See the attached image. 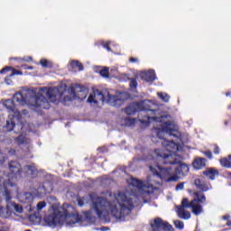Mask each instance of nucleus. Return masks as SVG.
Here are the masks:
<instances>
[{
    "instance_id": "obj_3",
    "label": "nucleus",
    "mask_w": 231,
    "mask_h": 231,
    "mask_svg": "<svg viewBox=\"0 0 231 231\" xmlns=\"http://www.w3.org/2000/svg\"><path fill=\"white\" fill-rule=\"evenodd\" d=\"M150 171L153 175L147 178V184H143L142 180H138L134 178L127 180L129 185V190L126 193H118L115 196L116 203H129L133 198H145L149 194H152L154 190L157 194H160V189L156 188V185L160 187V182L156 181V177L164 181H178L180 176L175 175L172 168H162V166H150ZM127 196H132L129 198Z\"/></svg>"
},
{
    "instance_id": "obj_41",
    "label": "nucleus",
    "mask_w": 231,
    "mask_h": 231,
    "mask_svg": "<svg viewBox=\"0 0 231 231\" xmlns=\"http://www.w3.org/2000/svg\"><path fill=\"white\" fill-rule=\"evenodd\" d=\"M230 217V215H226L223 216L222 218L224 219V221H228V218Z\"/></svg>"
},
{
    "instance_id": "obj_4",
    "label": "nucleus",
    "mask_w": 231,
    "mask_h": 231,
    "mask_svg": "<svg viewBox=\"0 0 231 231\" xmlns=\"http://www.w3.org/2000/svg\"><path fill=\"white\" fill-rule=\"evenodd\" d=\"M151 101H143L141 103H132L125 109V115H134L136 111H144L143 118L140 119L141 124L149 125L151 122H153L152 133L159 137L160 140H163L165 135L176 136V126L171 121L168 120L167 116L160 114V110L149 109Z\"/></svg>"
},
{
    "instance_id": "obj_32",
    "label": "nucleus",
    "mask_w": 231,
    "mask_h": 231,
    "mask_svg": "<svg viewBox=\"0 0 231 231\" xmlns=\"http://www.w3.org/2000/svg\"><path fill=\"white\" fill-rule=\"evenodd\" d=\"M184 187H185V183H183V182L179 183V184H177L175 190H183Z\"/></svg>"
},
{
    "instance_id": "obj_17",
    "label": "nucleus",
    "mask_w": 231,
    "mask_h": 231,
    "mask_svg": "<svg viewBox=\"0 0 231 231\" xmlns=\"http://www.w3.org/2000/svg\"><path fill=\"white\" fill-rule=\"evenodd\" d=\"M43 208H46V203H37L29 205V212H41Z\"/></svg>"
},
{
    "instance_id": "obj_21",
    "label": "nucleus",
    "mask_w": 231,
    "mask_h": 231,
    "mask_svg": "<svg viewBox=\"0 0 231 231\" xmlns=\"http://www.w3.org/2000/svg\"><path fill=\"white\" fill-rule=\"evenodd\" d=\"M29 221L32 225H41L42 218H41V216L37 214H32L29 216Z\"/></svg>"
},
{
    "instance_id": "obj_2",
    "label": "nucleus",
    "mask_w": 231,
    "mask_h": 231,
    "mask_svg": "<svg viewBox=\"0 0 231 231\" xmlns=\"http://www.w3.org/2000/svg\"><path fill=\"white\" fill-rule=\"evenodd\" d=\"M88 93L89 92L86 88H79L77 90V93H75V89H66L62 86L51 88L44 87L40 89L32 88L25 90L22 93H15L14 96V100L18 102V104L21 106L27 105L32 106V107H42L43 109H49V102H59V100L71 102V100H75V98L84 100L88 97Z\"/></svg>"
},
{
    "instance_id": "obj_15",
    "label": "nucleus",
    "mask_w": 231,
    "mask_h": 231,
    "mask_svg": "<svg viewBox=\"0 0 231 231\" xmlns=\"http://www.w3.org/2000/svg\"><path fill=\"white\" fill-rule=\"evenodd\" d=\"M141 79L146 82H151V80L156 79V74L154 73V70L144 71L141 74Z\"/></svg>"
},
{
    "instance_id": "obj_20",
    "label": "nucleus",
    "mask_w": 231,
    "mask_h": 231,
    "mask_svg": "<svg viewBox=\"0 0 231 231\" xmlns=\"http://www.w3.org/2000/svg\"><path fill=\"white\" fill-rule=\"evenodd\" d=\"M220 165L226 167V169H231V155L220 159Z\"/></svg>"
},
{
    "instance_id": "obj_51",
    "label": "nucleus",
    "mask_w": 231,
    "mask_h": 231,
    "mask_svg": "<svg viewBox=\"0 0 231 231\" xmlns=\"http://www.w3.org/2000/svg\"><path fill=\"white\" fill-rule=\"evenodd\" d=\"M83 201L82 200H79V203H82Z\"/></svg>"
},
{
    "instance_id": "obj_44",
    "label": "nucleus",
    "mask_w": 231,
    "mask_h": 231,
    "mask_svg": "<svg viewBox=\"0 0 231 231\" xmlns=\"http://www.w3.org/2000/svg\"><path fill=\"white\" fill-rule=\"evenodd\" d=\"M51 201H57V199L55 197H51L49 202Z\"/></svg>"
},
{
    "instance_id": "obj_18",
    "label": "nucleus",
    "mask_w": 231,
    "mask_h": 231,
    "mask_svg": "<svg viewBox=\"0 0 231 231\" xmlns=\"http://www.w3.org/2000/svg\"><path fill=\"white\" fill-rule=\"evenodd\" d=\"M219 175V171L215 169H208L204 171V176L208 178V180H216V177Z\"/></svg>"
},
{
    "instance_id": "obj_13",
    "label": "nucleus",
    "mask_w": 231,
    "mask_h": 231,
    "mask_svg": "<svg viewBox=\"0 0 231 231\" xmlns=\"http://www.w3.org/2000/svg\"><path fill=\"white\" fill-rule=\"evenodd\" d=\"M53 187L51 186V183L45 182L42 184V186L38 188L37 193H34V196H42V194H50V192H52Z\"/></svg>"
},
{
    "instance_id": "obj_38",
    "label": "nucleus",
    "mask_w": 231,
    "mask_h": 231,
    "mask_svg": "<svg viewBox=\"0 0 231 231\" xmlns=\"http://www.w3.org/2000/svg\"><path fill=\"white\" fill-rule=\"evenodd\" d=\"M110 42L103 44V48H106L107 51H111V48H109Z\"/></svg>"
},
{
    "instance_id": "obj_24",
    "label": "nucleus",
    "mask_w": 231,
    "mask_h": 231,
    "mask_svg": "<svg viewBox=\"0 0 231 231\" xmlns=\"http://www.w3.org/2000/svg\"><path fill=\"white\" fill-rule=\"evenodd\" d=\"M136 124V119L131 118V117H125L124 119L123 125H126L127 127H132V125H134Z\"/></svg>"
},
{
    "instance_id": "obj_45",
    "label": "nucleus",
    "mask_w": 231,
    "mask_h": 231,
    "mask_svg": "<svg viewBox=\"0 0 231 231\" xmlns=\"http://www.w3.org/2000/svg\"><path fill=\"white\" fill-rule=\"evenodd\" d=\"M24 69H33V67L32 66L24 67Z\"/></svg>"
},
{
    "instance_id": "obj_11",
    "label": "nucleus",
    "mask_w": 231,
    "mask_h": 231,
    "mask_svg": "<svg viewBox=\"0 0 231 231\" xmlns=\"http://www.w3.org/2000/svg\"><path fill=\"white\" fill-rule=\"evenodd\" d=\"M9 170L11 172L9 174V178H11V180H14V178H17V176L21 174V164H19V162H12L9 163Z\"/></svg>"
},
{
    "instance_id": "obj_46",
    "label": "nucleus",
    "mask_w": 231,
    "mask_h": 231,
    "mask_svg": "<svg viewBox=\"0 0 231 231\" xmlns=\"http://www.w3.org/2000/svg\"><path fill=\"white\" fill-rule=\"evenodd\" d=\"M23 115H28V111L23 110Z\"/></svg>"
},
{
    "instance_id": "obj_9",
    "label": "nucleus",
    "mask_w": 231,
    "mask_h": 231,
    "mask_svg": "<svg viewBox=\"0 0 231 231\" xmlns=\"http://www.w3.org/2000/svg\"><path fill=\"white\" fill-rule=\"evenodd\" d=\"M14 210L16 211L17 214H23V206L21 204L11 203L6 207H0V217H3L4 219L12 217Z\"/></svg>"
},
{
    "instance_id": "obj_35",
    "label": "nucleus",
    "mask_w": 231,
    "mask_h": 231,
    "mask_svg": "<svg viewBox=\"0 0 231 231\" xmlns=\"http://www.w3.org/2000/svg\"><path fill=\"white\" fill-rule=\"evenodd\" d=\"M213 152H214V154H219V152H221V149L219 148V146L215 145Z\"/></svg>"
},
{
    "instance_id": "obj_12",
    "label": "nucleus",
    "mask_w": 231,
    "mask_h": 231,
    "mask_svg": "<svg viewBox=\"0 0 231 231\" xmlns=\"http://www.w3.org/2000/svg\"><path fill=\"white\" fill-rule=\"evenodd\" d=\"M205 201H207L205 194L201 192H195L193 193V200L189 201V199L184 198L181 203H205Z\"/></svg>"
},
{
    "instance_id": "obj_50",
    "label": "nucleus",
    "mask_w": 231,
    "mask_h": 231,
    "mask_svg": "<svg viewBox=\"0 0 231 231\" xmlns=\"http://www.w3.org/2000/svg\"><path fill=\"white\" fill-rule=\"evenodd\" d=\"M143 203H147V199H144V200H143Z\"/></svg>"
},
{
    "instance_id": "obj_26",
    "label": "nucleus",
    "mask_w": 231,
    "mask_h": 231,
    "mask_svg": "<svg viewBox=\"0 0 231 231\" xmlns=\"http://www.w3.org/2000/svg\"><path fill=\"white\" fill-rule=\"evenodd\" d=\"M173 223L175 227H177L179 230H183V228H185V224L181 220H174Z\"/></svg>"
},
{
    "instance_id": "obj_29",
    "label": "nucleus",
    "mask_w": 231,
    "mask_h": 231,
    "mask_svg": "<svg viewBox=\"0 0 231 231\" xmlns=\"http://www.w3.org/2000/svg\"><path fill=\"white\" fill-rule=\"evenodd\" d=\"M99 73H100L101 77H105L106 79H107V77H109V69L105 68V69H101Z\"/></svg>"
},
{
    "instance_id": "obj_39",
    "label": "nucleus",
    "mask_w": 231,
    "mask_h": 231,
    "mask_svg": "<svg viewBox=\"0 0 231 231\" xmlns=\"http://www.w3.org/2000/svg\"><path fill=\"white\" fill-rule=\"evenodd\" d=\"M0 231H10V227L9 226H1Z\"/></svg>"
},
{
    "instance_id": "obj_37",
    "label": "nucleus",
    "mask_w": 231,
    "mask_h": 231,
    "mask_svg": "<svg viewBox=\"0 0 231 231\" xmlns=\"http://www.w3.org/2000/svg\"><path fill=\"white\" fill-rule=\"evenodd\" d=\"M5 201H10V193L8 190L5 189Z\"/></svg>"
},
{
    "instance_id": "obj_23",
    "label": "nucleus",
    "mask_w": 231,
    "mask_h": 231,
    "mask_svg": "<svg viewBox=\"0 0 231 231\" xmlns=\"http://www.w3.org/2000/svg\"><path fill=\"white\" fill-rule=\"evenodd\" d=\"M70 66L72 67V69H78V71H82L84 69V66H82V63L79 60H72Z\"/></svg>"
},
{
    "instance_id": "obj_5",
    "label": "nucleus",
    "mask_w": 231,
    "mask_h": 231,
    "mask_svg": "<svg viewBox=\"0 0 231 231\" xmlns=\"http://www.w3.org/2000/svg\"><path fill=\"white\" fill-rule=\"evenodd\" d=\"M164 150L157 149L153 152V158H156L157 162L163 163L164 165H178L174 168L175 176H187L189 174V165L181 162V157L176 154L180 152L181 146L175 143L172 141L163 140L162 142Z\"/></svg>"
},
{
    "instance_id": "obj_25",
    "label": "nucleus",
    "mask_w": 231,
    "mask_h": 231,
    "mask_svg": "<svg viewBox=\"0 0 231 231\" xmlns=\"http://www.w3.org/2000/svg\"><path fill=\"white\" fill-rule=\"evenodd\" d=\"M159 98H161V100H162V102H169L171 97H169V95H167V93H162V92H158L157 93Z\"/></svg>"
},
{
    "instance_id": "obj_43",
    "label": "nucleus",
    "mask_w": 231,
    "mask_h": 231,
    "mask_svg": "<svg viewBox=\"0 0 231 231\" xmlns=\"http://www.w3.org/2000/svg\"><path fill=\"white\" fill-rule=\"evenodd\" d=\"M8 153L11 154V155H14V154H15V150L10 149V151L8 152Z\"/></svg>"
},
{
    "instance_id": "obj_7",
    "label": "nucleus",
    "mask_w": 231,
    "mask_h": 231,
    "mask_svg": "<svg viewBox=\"0 0 231 231\" xmlns=\"http://www.w3.org/2000/svg\"><path fill=\"white\" fill-rule=\"evenodd\" d=\"M3 106L7 109L9 116H12L13 118L11 120H7L6 125L4 126V131H5V133H10V131H14L15 122H21L22 114L19 111V108L15 106V104H14V100L12 99L3 101Z\"/></svg>"
},
{
    "instance_id": "obj_16",
    "label": "nucleus",
    "mask_w": 231,
    "mask_h": 231,
    "mask_svg": "<svg viewBox=\"0 0 231 231\" xmlns=\"http://www.w3.org/2000/svg\"><path fill=\"white\" fill-rule=\"evenodd\" d=\"M207 165V160L205 158H197L193 162V167L194 169H197V171H199L200 169H203Z\"/></svg>"
},
{
    "instance_id": "obj_6",
    "label": "nucleus",
    "mask_w": 231,
    "mask_h": 231,
    "mask_svg": "<svg viewBox=\"0 0 231 231\" xmlns=\"http://www.w3.org/2000/svg\"><path fill=\"white\" fill-rule=\"evenodd\" d=\"M129 98V94L126 92L116 93V96H113L109 91H100L98 89L93 90L89 95L87 102L88 104H104L106 102L112 106H122L123 102H125Z\"/></svg>"
},
{
    "instance_id": "obj_8",
    "label": "nucleus",
    "mask_w": 231,
    "mask_h": 231,
    "mask_svg": "<svg viewBox=\"0 0 231 231\" xmlns=\"http://www.w3.org/2000/svg\"><path fill=\"white\" fill-rule=\"evenodd\" d=\"M189 209L191 210L195 216H199V214L203 212V207L198 203H181L175 206V212L180 219H190L191 215Z\"/></svg>"
},
{
    "instance_id": "obj_47",
    "label": "nucleus",
    "mask_w": 231,
    "mask_h": 231,
    "mask_svg": "<svg viewBox=\"0 0 231 231\" xmlns=\"http://www.w3.org/2000/svg\"><path fill=\"white\" fill-rule=\"evenodd\" d=\"M226 225H227V226H231V222L227 221Z\"/></svg>"
},
{
    "instance_id": "obj_1",
    "label": "nucleus",
    "mask_w": 231,
    "mask_h": 231,
    "mask_svg": "<svg viewBox=\"0 0 231 231\" xmlns=\"http://www.w3.org/2000/svg\"><path fill=\"white\" fill-rule=\"evenodd\" d=\"M134 208L136 206L133 203H93L89 210L83 212L82 217L77 213L73 205L54 203L50 206L43 221L47 226L52 228L60 225L86 226L88 224L95 223L97 217L105 223H110L111 217H115L117 221H125Z\"/></svg>"
},
{
    "instance_id": "obj_30",
    "label": "nucleus",
    "mask_w": 231,
    "mask_h": 231,
    "mask_svg": "<svg viewBox=\"0 0 231 231\" xmlns=\"http://www.w3.org/2000/svg\"><path fill=\"white\" fill-rule=\"evenodd\" d=\"M136 86H138L136 79H131V81H130L131 89H136Z\"/></svg>"
},
{
    "instance_id": "obj_34",
    "label": "nucleus",
    "mask_w": 231,
    "mask_h": 231,
    "mask_svg": "<svg viewBox=\"0 0 231 231\" xmlns=\"http://www.w3.org/2000/svg\"><path fill=\"white\" fill-rule=\"evenodd\" d=\"M205 156H207V158H209V160H212L213 156H212V152L210 151H206L204 152Z\"/></svg>"
},
{
    "instance_id": "obj_42",
    "label": "nucleus",
    "mask_w": 231,
    "mask_h": 231,
    "mask_svg": "<svg viewBox=\"0 0 231 231\" xmlns=\"http://www.w3.org/2000/svg\"><path fill=\"white\" fill-rule=\"evenodd\" d=\"M130 62H138V59H136V58H130Z\"/></svg>"
},
{
    "instance_id": "obj_36",
    "label": "nucleus",
    "mask_w": 231,
    "mask_h": 231,
    "mask_svg": "<svg viewBox=\"0 0 231 231\" xmlns=\"http://www.w3.org/2000/svg\"><path fill=\"white\" fill-rule=\"evenodd\" d=\"M11 77H13V76H11V74H10L9 76H7L5 78V84H7V86H10V84H12V79H10Z\"/></svg>"
},
{
    "instance_id": "obj_22",
    "label": "nucleus",
    "mask_w": 231,
    "mask_h": 231,
    "mask_svg": "<svg viewBox=\"0 0 231 231\" xmlns=\"http://www.w3.org/2000/svg\"><path fill=\"white\" fill-rule=\"evenodd\" d=\"M16 143L19 145H24L30 143V139H27L26 136L23 134H21L15 139Z\"/></svg>"
},
{
    "instance_id": "obj_52",
    "label": "nucleus",
    "mask_w": 231,
    "mask_h": 231,
    "mask_svg": "<svg viewBox=\"0 0 231 231\" xmlns=\"http://www.w3.org/2000/svg\"><path fill=\"white\" fill-rule=\"evenodd\" d=\"M40 203H44V201H41Z\"/></svg>"
},
{
    "instance_id": "obj_19",
    "label": "nucleus",
    "mask_w": 231,
    "mask_h": 231,
    "mask_svg": "<svg viewBox=\"0 0 231 231\" xmlns=\"http://www.w3.org/2000/svg\"><path fill=\"white\" fill-rule=\"evenodd\" d=\"M6 71H12L11 77L14 75H23V71L13 69L12 67H5L0 70V73H6Z\"/></svg>"
},
{
    "instance_id": "obj_48",
    "label": "nucleus",
    "mask_w": 231,
    "mask_h": 231,
    "mask_svg": "<svg viewBox=\"0 0 231 231\" xmlns=\"http://www.w3.org/2000/svg\"><path fill=\"white\" fill-rule=\"evenodd\" d=\"M106 230H107V228H106V227L101 228V231H106Z\"/></svg>"
},
{
    "instance_id": "obj_27",
    "label": "nucleus",
    "mask_w": 231,
    "mask_h": 231,
    "mask_svg": "<svg viewBox=\"0 0 231 231\" xmlns=\"http://www.w3.org/2000/svg\"><path fill=\"white\" fill-rule=\"evenodd\" d=\"M25 170L29 174H37V168L35 166L27 165L25 166Z\"/></svg>"
},
{
    "instance_id": "obj_28",
    "label": "nucleus",
    "mask_w": 231,
    "mask_h": 231,
    "mask_svg": "<svg viewBox=\"0 0 231 231\" xmlns=\"http://www.w3.org/2000/svg\"><path fill=\"white\" fill-rule=\"evenodd\" d=\"M40 64L42 68H51V61L48 60H41Z\"/></svg>"
},
{
    "instance_id": "obj_31",
    "label": "nucleus",
    "mask_w": 231,
    "mask_h": 231,
    "mask_svg": "<svg viewBox=\"0 0 231 231\" xmlns=\"http://www.w3.org/2000/svg\"><path fill=\"white\" fill-rule=\"evenodd\" d=\"M24 199L26 201H32L33 200V195L32 193H25Z\"/></svg>"
},
{
    "instance_id": "obj_14",
    "label": "nucleus",
    "mask_w": 231,
    "mask_h": 231,
    "mask_svg": "<svg viewBox=\"0 0 231 231\" xmlns=\"http://www.w3.org/2000/svg\"><path fill=\"white\" fill-rule=\"evenodd\" d=\"M194 183L197 189L202 190L203 192H207L208 190H210V189H212V185H210V183H208L205 180H201L199 179L195 180Z\"/></svg>"
},
{
    "instance_id": "obj_10",
    "label": "nucleus",
    "mask_w": 231,
    "mask_h": 231,
    "mask_svg": "<svg viewBox=\"0 0 231 231\" xmlns=\"http://www.w3.org/2000/svg\"><path fill=\"white\" fill-rule=\"evenodd\" d=\"M151 231H172V226L166 221H163L162 218L157 217L154 220L151 221Z\"/></svg>"
},
{
    "instance_id": "obj_49",
    "label": "nucleus",
    "mask_w": 231,
    "mask_h": 231,
    "mask_svg": "<svg viewBox=\"0 0 231 231\" xmlns=\"http://www.w3.org/2000/svg\"><path fill=\"white\" fill-rule=\"evenodd\" d=\"M84 204L83 203H79V207H82Z\"/></svg>"
},
{
    "instance_id": "obj_40",
    "label": "nucleus",
    "mask_w": 231,
    "mask_h": 231,
    "mask_svg": "<svg viewBox=\"0 0 231 231\" xmlns=\"http://www.w3.org/2000/svg\"><path fill=\"white\" fill-rule=\"evenodd\" d=\"M19 60H25V62H30V60H32V57H27V58H23V59H19Z\"/></svg>"
},
{
    "instance_id": "obj_33",
    "label": "nucleus",
    "mask_w": 231,
    "mask_h": 231,
    "mask_svg": "<svg viewBox=\"0 0 231 231\" xmlns=\"http://www.w3.org/2000/svg\"><path fill=\"white\" fill-rule=\"evenodd\" d=\"M5 162H6V156H5L3 153H0V165H3Z\"/></svg>"
}]
</instances>
